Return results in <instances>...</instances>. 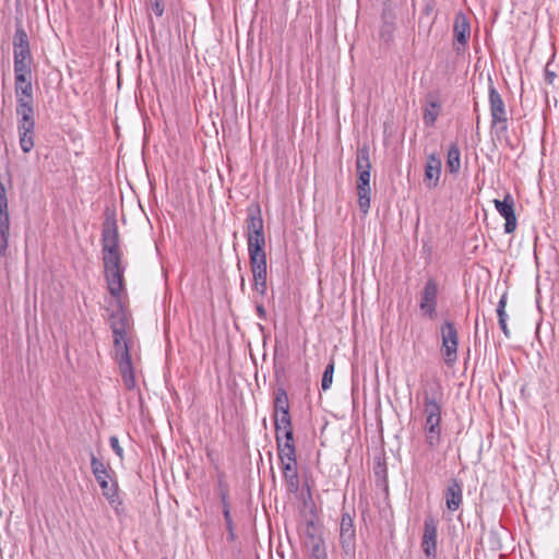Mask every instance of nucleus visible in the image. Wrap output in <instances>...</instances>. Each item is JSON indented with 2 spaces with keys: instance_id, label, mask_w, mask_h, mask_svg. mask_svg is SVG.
<instances>
[{
  "instance_id": "obj_27",
  "label": "nucleus",
  "mask_w": 559,
  "mask_h": 559,
  "mask_svg": "<svg viewBox=\"0 0 559 559\" xmlns=\"http://www.w3.org/2000/svg\"><path fill=\"white\" fill-rule=\"evenodd\" d=\"M266 276H267V270L264 271H257L255 273H252L253 283H252V289L260 296H265L267 290V283H266Z\"/></svg>"
},
{
  "instance_id": "obj_5",
  "label": "nucleus",
  "mask_w": 559,
  "mask_h": 559,
  "mask_svg": "<svg viewBox=\"0 0 559 559\" xmlns=\"http://www.w3.org/2000/svg\"><path fill=\"white\" fill-rule=\"evenodd\" d=\"M355 511L350 513L344 510L340 524V544L344 555L349 559H355L356 555V528L354 525Z\"/></svg>"
},
{
  "instance_id": "obj_53",
  "label": "nucleus",
  "mask_w": 559,
  "mask_h": 559,
  "mask_svg": "<svg viewBox=\"0 0 559 559\" xmlns=\"http://www.w3.org/2000/svg\"><path fill=\"white\" fill-rule=\"evenodd\" d=\"M431 11H432V7H430L429 4H427V5L424 8V11H423V12H424L426 15H429Z\"/></svg>"
},
{
  "instance_id": "obj_41",
  "label": "nucleus",
  "mask_w": 559,
  "mask_h": 559,
  "mask_svg": "<svg viewBox=\"0 0 559 559\" xmlns=\"http://www.w3.org/2000/svg\"><path fill=\"white\" fill-rule=\"evenodd\" d=\"M109 444L112 451L122 460L123 459V449L119 443V439L117 436H111L109 438Z\"/></svg>"
},
{
  "instance_id": "obj_52",
  "label": "nucleus",
  "mask_w": 559,
  "mask_h": 559,
  "mask_svg": "<svg viewBox=\"0 0 559 559\" xmlns=\"http://www.w3.org/2000/svg\"><path fill=\"white\" fill-rule=\"evenodd\" d=\"M498 321H503L508 319V314L506 310H497Z\"/></svg>"
},
{
  "instance_id": "obj_44",
  "label": "nucleus",
  "mask_w": 559,
  "mask_h": 559,
  "mask_svg": "<svg viewBox=\"0 0 559 559\" xmlns=\"http://www.w3.org/2000/svg\"><path fill=\"white\" fill-rule=\"evenodd\" d=\"M35 131V119L17 121V131Z\"/></svg>"
},
{
  "instance_id": "obj_45",
  "label": "nucleus",
  "mask_w": 559,
  "mask_h": 559,
  "mask_svg": "<svg viewBox=\"0 0 559 559\" xmlns=\"http://www.w3.org/2000/svg\"><path fill=\"white\" fill-rule=\"evenodd\" d=\"M442 417H425V423L423 427H441Z\"/></svg>"
},
{
  "instance_id": "obj_10",
  "label": "nucleus",
  "mask_w": 559,
  "mask_h": 559,
  "mask_svg": "<svg viewBox=\"0 0 559 559\" xmlns=\"http://www.w3.org/2000/svg\"><path fill=\"white\" fill-rule=\"evenodd\" d=\"M471 37V24L463 12H457L453 23V50L456 55L465 52Z\"/></svg>"
},
{
  "instance_id": "obj_3",
  "label": "nucleus",
  "mask_w": 559,
  "mask_h": 559,
  "mask_svg": "<svg viewBox=\"0 0 559 559\" xmlns=\"http://www.w3.org/2000/svg\"><path fill=\"white\" fill-rule=\"evenodd\" d=\"M100 242L103 261L122 260V252L119 246V231L114 216L107 217L103 223Z\"/></svg>"
},
{
  "instance_id": "obj_16",
  "label": "nucleus",
  "mask_w": 559,
  "mask_h": 559,
  "mask_svg": "<svg viewBox=\"0 0 559 559\" xmlns=\"http://www.w3.org/2000/svg\"><path fill=\"white\" fill-rule=\"evenodd\" d=\"M447 509L454 512L460 509L463 502V485L457 478H451L444 490Z\"/></svg>"
},
{
  "instance_id": "obj_55",
  "label": "nucleus",
  "mask_w": 559,
  "mask_h": 559,
  "mask_svg": "<svg viewBox=\"0 0 559 559\" xmlns=\"http://www.w3.org/2000/svg\"><path fill=\"white\" fill-rule=\"evenodd\" d=\"M258 326H259L260 331H264V326L262 324L259 323Z\"/></svg>"
},
{
  "instance_id": "obj_2",
  "label": "nucleus",
  "mask_w": 559,
  "mask_h": 559,
  "mask_svg": "<svg viewBox=\"0 0 559 559\" xmlns=\"http://www.w3.org/2000/svg\"><path fill=\"white\" fill-rule=\"evenodd\" d=\"M91 468L102 489L103 496L108 503H112L115 501V490H119L118 483L114 478L115 472L109 464L104 463L100 459L96 457L94 453H91Z\"/></svg>"
},
{
  "instance_id": "obj_6",
  "label": "nucleus",
  "mask_w": 559,
  "mask_h": 559,
  "mask_svg": "<svg viewBox=\"0 0 559 559\" xmlns=\"http://www.w3.org/2000/svg\"><path fill=\"white\" fill-rule=\"evenodd\" d=\"M488 97L491 124L492 127H498L501 132H506L508 130V114L506 105L490 79L488 86Z\"/></svg>"
},
{
  "instance_id": "obj_21",
  "label": "nucleus",
  "mask_w": 559,
  "mask_h": 559,
  "mask_svg": "<svg viewBox=\"0 0 559 559\" xmlns=\"http://www.w3.org/2000/svg\"><path fill=\"white\" fill-rule=\"evenodd\" d=\"M445 168L452 175H457L461 170V151L456 142H452L449 146Z\"/></svg>"
},
{
  "instance_id": "obj_33",
  "label": "nucleus",
  "mask_w": 559,
  "mask_h": 559,
  "mask_svg": "<svg viewBox=\"0 0 559 559\" xmlns=\"http://www.w3.org/2000/svg\"><path fill=\"white\" fill-rule=\"evenodd\" d=\"M21 150L24 153H28L34 147L35 131H17Z\"/></svg>"
},
{
  "instance_id": "obj_15",
  "label": "nucleus",
  "mask_w": 559,
  "mask_h": 559,
  "mask_svg": "<svg viewBox=\"0 0 559 559\" xmlns=\"http://www.w3.org/2000/svg\"><path fill=\"white\" fill-rule=\"evenodd\" d=\"M246 236L264 235V222L259 203H252L247 207Z\"/></svg>"
},
{
  "instance_id": "obj_1",
  "label": "nucleus",
  "mask_w": 559,
  "mask_h": 559,
  "mask_svg": "<svg viewBox=\"0 0 559 559\" xmlns=\"http://www.w3.org/2000/svg\"><path fill=\"white\" fill-rule=\"evenodd\" d=\"M117 302L118 309L112 311L109 317L110 329L114 335V358L118 365L126 389L133 390L136 385V382L130 347L126 341L128 320L122 309L121 301Z\"/></svg>"
},
{
  "instance_id": "obj_42",
  "label": "nucleus",
  "mask_w": 559,
  "mask_h": 559,
  "mask_svg": "<svg viewBox=\"0 0 559 559\" xmlns=\"http://www.w3.org/2000/svg\"><path fill=\"white\" fill-rule=\"evenodd\" d=\"M114 502L112 503H109L112 509L115 510L116 514L117 515H120L121 513L124 512V508H123V504H122V501L119 497V493H118V490H115V498H114Z\"/></svg>"
},
{
  "instance_id": "obj_7",
  "label": "nucleus",
  "mask_w": 559,
  "mask_h": 559,
  "mask_svg": "<svg viewBox=\"0 0 559 559\" xmlns=\"http://www.w3.org/2000/svg\"><path fill=\"white\" fill-rule=\"evenodd\" d=\"M441 354L444 362L449 366L453 365L457 359L459 333L454 323L445 321L441 328Z\"/></svg>"
},
{
  "instance_id": "obj_49",
  "label": "nucleus",
  "mask_w": 559,
  "mask_h": 559,
  "mask_svg": "<svg viewBox=\"0 0 559 559\" xmlns=\"http://www.w3.org/2000/svg\"><path fill=\"white\" fill-rule=\"evenodd\" d=\"M498 324H499V326H500V329H501L502 333L504 334V336H506L507 338H510V336H511V332H510V330H509V328H508L507 320L498 321Z\"/></svg>"
},
{
  "instance_id": "obj_54",
  "label": "nucleus",
  "mask_w": 559,
  "mask_h": 559,
  "mask_svg": "<svg viewBox=\"0 0 559 559\" xmlns=\"http://www.w3.org/2000/svg\"><path fill=\"white\" fill-rule=\"evenodd\" d=\"M245 286H246V284H245V278H243V277H241V281H240V288H241V290H243V289H245Z\"/></svg>"
},
{
  "instance_id": "obj_35",
  "label": "nucleus",
  "mask_w": 559,
  "mask_h": 559,
  "mask_svg": "<svg viewBox=\"0 0 559 559\" xmlns=\"http://www.w3.org/2000/svg\"><path fill=\"white\" fill-rule=\"evenodd\" d=\"M249 264L252 273L267 270L266 254L249 255Z\"/></svg>"
},
{
  "instance_id": "obj_25",
  "label": "nucleus",
  "mask_w": 559,
  "mask_h": 559,
  "mask_svg": "<svg viewBox=\"0 0 559 559\" xmlns=\"http://www.w3.org/2000/svg\"><path fill=\"white\" fill-rule=\"evenodd\" d=\"M425 443L430 450H436L442 441L441 427H423Z\"/></svg>"
},
{
  "instance_id": "obj_19",
  "label": "nucleus",
  "mask_w": 559,
  "mask_h": 559,
  "mask_svg": "<svg viewBox=\"0 0 559 559\" xmlns=\"http://www.w3.org/2000/svg\"><path fill=\"white\" fill-rule=\"evenodd\" d=\"M395 12L390 7H384L381 14L382 25L380 28V37L385 43L393 40L395 32Z\"/></svg>"
},
{
  "instance_id": "obj_4",
  "label": "nucleus",
  "mask_w": 559,
  "mask_h": 559,
  "mask_svg": "<svg viewBox=\"0 0 559 559\" xmlns=\"http://www.w3.org/2000/svg\"><path fill=\"white\" fill-rule=\"evenodd\" d=\"M105 280L109 294L120 301L121 294L124 292V271L122 260L103 261Z\"/></svg>"
},
{
  "instance_id": "obj_38",
  "label": "nucleus",
  "mask_w": 559,
  "mask_h": 559,
  "mask_svg": "<svg viewBox=\"0 0 559 559\" xmlns=\"http://www.w3.org/2000/svg\"><path fill=\"white\" fill-rule=\"evenodd\" d=\"M29 63L31 61L14 60L15 79H20V75H22V78L31 76Z\"/></svg>"
},
{
  "instance_id": "obj_20",
  "label": "nucleus",
  "mask_w": 559,
  "mask_h": 559,
  "mask_svg": "<svg viewBox=\"0 0 559 559\" xmlns=\"http://www.w3.org/2000/svg\"><path fill=\"white\" fill-rule=\"evenodd\" d=\"M15 96L16 103L34 102L33 87L29 78L15 79Z\"/></svg>"
},
{
  "instance_id": "obj_24",
  "label": "nucleus",
  "mask_w": 559,
  "mask_h": 559,
  "mask_svg": "<svg viewBox=\"0 0 559 559\" xmlns=\"http://www.w3.org/2000/svg\"><path fill=\"white\" fill-rule=\"evenodd\" d=\"M275 442L280 462L297 459L295 444L283 443V439L280 437H275Z\"/></svg>"
},
{
  "instance_id": "obj_26",
  "label": "nucleus",
  "mask_w": 559,
  "mask_h": 559,
  "mask_svg": "<svg viewBox=\"0 0 559 559\" xmlns=\"http://www.w3.org/2000/svg\"><path fill=\"white\" fill-rule=\"evenodd\" d=\"M248 254L260 255L266 254L265 247V235L247 236Z\"/></svg>"
},
{
  "instance_id": "obj_13",
  "label": "nucleus",
  "mask_w": 559,
  "mask_h": 559,
  "mask_svg": "<svg viewBox=\"0 0 559 559\" xmlns=\"http://www.w3.org/2000/svg\"><path fill=\"white\" fill-rule=\"evenodd\" d=\"M10 218L5 189L0 183V258L7 254L9 243Z\"/></svg>"
},
{
  "instance_id": "obj_43",
  "label": "nucleus",
  "mask_w": 559,
  "mask_h": 559,
  "mask_svg": "<svg viewBox=\"0 0 559 559\" xmlns=\"http://www.w3.org/2000/svg\"><path fill=\"white\" fill-rule=\"evenodd\" d=\"M148 1H150L152 11L155 13V15L162 16L163 13H164V2H163V0H148Z\"/></svg>"
},
{
  "instance_id": "obj_46",
  "label": "nucleus",
  "mask_w": 559,
  "mask_h": 559,
  "mask_svg": "<svg viewBox=\"0 0 559 559\" xmlns=\"http://www.w3.org/2000/svg\"><path fill=\"white\" fill-rule=\"evenodd\" d=\"M374 474L378 477H385V474H386L385 463L378 462V464L374 466Z\"/></svg>"
},
{
  "instance_id": "obj_9",
  "label": "nucleus",
  "mask_w": 559,
  "mask_h": 559,
  "mask_svg": "<svg viewBox=\"0 0 559 559\" xmlns=\"http://www.w3.org/2000/svg\"><path fill=\"white\" fill-rule=\"evenodd\" d=\"M439 285L433 277H429L420 293L419 309L424 317L435 319L437 317Z\"/></svg>"
},
{
  "instance_id": "obj_39",
  "label": "nucleus",
  "mask_w": 559,
  "mask_h": 559,
  "mask_svg": "<svg viewBox=\"0 0 559 559\" xmlns=\"http://www.w3.org/2000/svg\"><path fill=\"white\" fill-rule=\"evenodd\" d=\"M544 80L548 85L556 86L557 73L551 69V62H548L544 69Z\"/></svg>"
},
{
  "instance_id": "obj_22",
  "label": "nucleus",
  "mask_w": 559,
  "mask_h": 559,
  "mask_svg": "<svg viewBox=\"0 0 559 559\" xmlns=\"http://www.w3.org/2000/svg\"><path fill=\"white\" fill-rule=\"evenodd\" d=\"M310 547L309 559H328L324 540L322 537L311 534L308 536Z\"/></svg>"
},
{
  "instance_id": "obj_12",
  "label": "nucleus",
  "mask_w": 559,
  "mask_h": 559,
  "mask_svg": "<svg viewBox=\"0 0 559 559\" xmlns=\"http://www.w3.org/2000/svg\"><path fill=\"white\" fill-rule=\"evenodd\" d=\"M438 523L432 516H427L424 522L421 549L427 559L437 558Z\"/></svg>"
},
{
  "instance_id": "obj_31",
  "label": "nucleus",
  "mask_w": 559,
  "mask_h": 559,
  "mask_svg": "<svg viewBox=\"0 0 559 559\" xmlns=\"http://www.w3.org/2000/svg\"><path fill=\"white\" fill-rule=\"evenodd\" d=\"M17 121L34 119V102L16 103Z\"/></svg>"
},
{
  "instance_id": "obj_32",
  "label": "nucleus",
  "mask_w": 559,
  "mask_h": 559,
  "mask_svg": "<svg viewBox=\"0 0 559 559\" xmlns=\"http://www.w3.org/2000/svg\"><path fill=\"white\" fill-rule=\"evenodd\" d=\"M286 407H289V400L287 392L284 388H277L274 393V411H286Z\"/></svg>"
},
{
  "instance_id": "obj_37",
  "label": "nucleus",
  "mask_w": 559,
  "mask_h": 559,
  "mask_svg": "<svg viewBox=\"0 0 559 559\" xmlns=\"http://www.w3.org/2000/svg\"><path fill=\"white\" fill-rule=\"evenodd\" d=\"M333 373H334V361H330L324 371H323V374H322V379H321V388L323 391H326L331 388L332 385V382H333Z\"/></svg>"
},
{
  "instance_id": "obj_8",
  "label": "nucleus",
  "mask_w": 559,
  "mask_h": 559,
  "mask_svg": "<svg viewBox=\"0 0 559 559\" xmlns=\"http://www.w3.org/2000/svg\"><path fill=\"white\" fill-rule=\"evenodd\" d=\"M443 392L440 383L435 381L423 390L424 416L441 417Z\"/></svg>"
},
{
  "instance_id": "obj_17",
  "label": "nucleus",
  "mask_w": 559,
  "mask_h": 559,
  "mask_svg": "<svg viewBox=\"0 0 559 559\" xmlns=\"http://www.w3.org/2000/svg\"><path fill=\"white\" fill-rule=\"evenodd\" d=\"M441 168V158L436 153L429 154L427 156L424 176V181L429 189L436 188L439 185Z\"/></svg>"
},
{
  "instance_id": "obj_40",
  "label": "nucleus",
  "mask_w": 559,
  "mask_h": 559,
  "mask_svg": "<svg viewBox=\"0 0 559 559\" xmlns=\"http://www.w3.org/2000/svg\"><path fill=\"white\" fill-rule=\"evenodd\" d=\"M14 60L31 61L29 48L13 49Z\"/></svg>"
},
{
  "instance_id": "obj_48",
  "label": "nucleus",
  "mask_w": 559,
  "mask_h": 559,
  "mask_svg": "<svg viewBox=\"0 0 559 559\" xmlns=\"http://www.w3.org/2000/svg\"><path fill=\"white\" fill-rule=\"evenodd\" d=\"M255 311H257L258 317L261 320H266V310H265V308H264V306L262 304L257 302Z\"/></svg>"
},
{
  "instance_id": "obj_18",
  "label": "nucleus",
  "mask_w": 559,
  "mask_h": 559,
  "mask_svg": "<svg viewBox=\"0 0 559 559\" xmlns=\"http://www.w3.org/2000/svg\"><path fill=\"white\" fill-rule=\"evenodd\" d=\"M297 465V459L281 462L283 478L286 483L288 491L293 493H296L300 486Z\"/></svg>"
},
{
  "instance_id": "obj_36",
  "label": "nucleus",
  "mask_w": 559,
  "mask_h": 559,
  "mask_svg": "<svg viewBox=\"0 0 559 559\" xmlns=\"http://www.w3.org/2000/svg\"><path fill=\"white\" fill-rule=\"evenodd\" d=\"M13 48L14 49L29 48V43H28L27 34L21 27H19L15 31L14 38H13Z\"/></svg>"
},
{
  "instance_id": "obj_23",
  "label": "nucleus",
  "mask_w": 559,
  "mask_h": 559,
  "mask_svg": "<svg viewBox=\"0 0 559 559\" xmlns=\"http://www.w3.org/2000/svg\"><path fill=\"white\" fill-rule=\"evenodd\" d=\"M216 492L221 501L222 511L230 510L231 503L229 500V485L225 480L224 474H219L217 477Z\"/></svg>"
},
{
  "instance_id": "obj_50",
  "label": "nucleus",
  "mask_w": 559,
  "mask_h": 559,
  "mask_svg": "<svg viewBox=\"0 0 559 559\" xmlns=\"http://www.w3.org/2000/svg\"><path fill=\"white\" fill-rule=\"evenodd\" d=\"M284 416H286V418L290 417L289 407H286V411H274V414H273L274 419L283 418Z\"/></svg>"
},
{
  "instance_id": "obj_47",
  "label": "nucleus",
  "mask_w": 559,
  "mask_h": 559,
  "mask_svg": "<svg viewBox=\"0 0 559 559\" xmlns=\"http://www.w3.org/2000/svg\"><path fill=\"white\" fill-rule=\"evenodd\" d=\"M283 443L295 444L294 430L283 431Z\"/></svg>"
},
{
  "instance_id": "obj_34",
  "label": "nucleus",
  "mask_w": 559,
  "mask_h": 559,
  "mask_svg": "<svg viewBox=\"0 0 559 559\" xmlns=\"http://www.w3.org/2000/svg\"><path fill=\"white\" fill-rule=\"evenodd\" d=\"M274 427H275V437H280L283 439L282 432L293 430V423L292 417L286 418L284 416L283 418H276L274 419Z\"/></svg>"
},
{
  "instance_id": "obj_51",
  "label": "nucleus",
  "mask_w": 559,
  "mask_h": 559,
  "mask_svg": "<svg viewBox=\"0 0 559 559\" xmlns=\"http://www.w3.org/2000/svg\"><path fill=\"white\" fill-rule=\"evenodd\" d=\"M507 306V293H504L498 302L497 310H506Z\"/></svg>"
},
{
  "instance_id": "obj_29",
  "label": "nucleus",
  "mask_w": 559,
  "mask_h": 559,
  "mask_svg": "<svg viewBox=\"0 0 559 559\" xmlns=\"http://www.w3.org/2000/svg\"><path fill=\"white\" fill-rule=\"evenodd\" d=\"M222 513H223V518H224L225 528L227 532L226 540L228 543H235L237 539V535L235 533L236 524H235L234 515L231 513V509L223 510Z\"/></svg>"
},
{
  "instance_id": "obj_11",
  "label": "nucleus",
  "mask_w": 559,
  "mask_h": 559,
  "mask_svg": "<svg viewBox=\"0 0 559 559\" xmlns=\"http://www.w3.org/2000/svg\"><path fill=\"white\" fill-rule=\"evenodd\" d=\"M495 209L504 218V233L512 234L516 229L518 221L515 215L514 198L511 193L507 192L502 200H493Z\"/></svg>"
},
{
  "instance_id": "obj_28",
  "label": "nucleus",
  "mask_w": 559,
  "mask_h": 559,
  "mask_svg": "<svg viewBox=\"0 0 559 559\" xmlns=\"http://www.w3.org/2000/svg\"><path fill=\"white\" fill-rule=\"evenodd\" d=\"M440 104L438 100L427 102L425 111H424V122L427 127H432L439 116Z\"/></svg>"
},
{
  "instance_id": "obj_30",
  "label": "nucleus",
  "mask_w": 559,
  "mask_h": 559,
  "mask_svg": "<svg viewBox=\"0 0 559 559\" xmlns=\"http://www.w3.org/2000/svg\"><path fill=\"white\" fill-rule=\"evenodd\" d=\"M370 186H357L358 206L364 214L370 209Z\"/></svg>"
},
{
  "instance_id": "obj_14",
  "label": "nucleus",
  "mask_w": 559,
  "mask_h": 559,
  "mask_svg": "<svg viewBox=\"0 0 559 559\" xmlns=\"http://www.w3.org/2000/svg\"><path fill=\"white\" fill-rule=\"evenodd\" d=\"M370 150L368 145H362L356 152L357 186H370Z\"/></svg>"
}]
</instances>
